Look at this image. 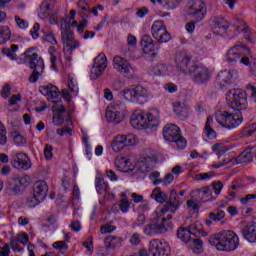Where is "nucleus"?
<instances>
[{"mask_svg":"<svg viewBox=\"0 0 256 256\" xmlns=\"http://www.w3.org/2000/svg\"><path fill=\"white\" fill-rule=\"evenodd\" d=\"M209 243L216 247L218 251H226L229 253L239 247V236L231 230H223L212 234L209 238Z\"/></svg>","mask_w":256,"mask_h":256,"instance_id":"f257e3e1","label":"nucleus"},{"mask_svg":"<svg viewBox=\"0 0 256 256\" xmlns=\"http://www.w3.org/2000/svg\"><path fill=\"white\" fill-rule=\"evenodd\" d=\"M165 221V218H161V215L155 212L152 223L143 227L144 235H147V237H155L157 235H165L168 231H172L173 224L165 223Z\"/></svg>","mask_w":256,"mask_h":256,"instance_id":"f03ea898","label":"nucleus"},{"mask_svg":"<svg viewBox=\"0 0 256 256\" xmlns=\"http://www.w3.org/2000/svg\"><path fill=\"white\" fill-rule=\"evenodd\" d=\"M32 51L33 48H29L24 52L26 59H30L29 68L33 70L32 74L28 78V81L30 83H37L45 71V61H43V58L39 56V54H31Z\"/></svg>","mask_w":256,"mask_h":256,"instance_id":"7ed1b4c3","label":"nucleus"},{"mask_svg":"<svg viewBox=\"0 0 256 256\" xmlns=\"http://www.w3.org/2000/svg\"><path fill=\"white\" fill-rule=\"evenodd\" d=\"M122 93L124 99L129 103H139L140 105H145L149 99V89L139 84L125 88Z\"/></svg>","mask_w":256,"mask_h":256,"instance_id":"20e7f679","label":"nucleus"},{"mask_svg":"<svg viewBox=\"0 0 256 256\" xmlns=\"http://www.w3.org/2000/svg\"><path fill=\"white\" fill-rule=\"evenodd\" d=\"M60 30L62 35V43L64 46V53H69V55H71L75 49H79V47H81V42H79V40H75L69 21L61 20Z\"/></svg>","mask_w":256,"mask_h":256,"instance_id":"39448f33","label":"nucleus"},{"mask_svg":"<svg viewBox=\"0 0 256 256\" xmlns=\"http://www.w3.org/2000/svg\"><path fill=\"white\" fill-rule=\"evenodd\" d=\"M125 111H127L125 103L115 101L106 109V121H108V123H113L114 125L123 123V121H125Z\"/></svg>","mask_w":256,"mask_h":256,"instance_id":"423d86ee","label":"nucleus"},{"mask_svg":"<svg viewBox=\"0 0 256 256\" xmlns=\"http://www.w3.org/2000/svg\"><path fill=\"white\" fill-rule=\"evenodd\" d=\"M226 100L229 107L234 111H244V109H247V93L239 89L230 90Z\"/></svg>","mask_w":256,"mask_h":256,"instance_id":"0eeeda50","label":"nucleus"},{"mask_svg":"<svg viewBox=\"0 0 256 256\" xmlns=\"http://www.w3.org/2000/svg\"><path fill=\"white\" fill-rule=\"evenodd\" d=\"M186 13L194 19L196 23H199L205 19L207 15V5L203 0H189L186 5Z\"/></svg>","mask_w":256,"mask_h":256,"instance_id":"6e6552de","label":"nucleus"},{"mask_svg":"<svg viewBox=\"0 0 256 256\" xmlns=\"http://www.w3.org/2000/svg\"><path fill=\"white\" fill-rule=\"evenodd\" d=\"M216 121L224 129H237L243 123V116L224 111L216 115Z\"/></svg>","mask_w":256,"mask_h":256,"instance_id":"1a4fd4ad","label":"nucleus"},{"mask_svg":"<svg viewBox=\"0 0 256 256\" xmlns=\"http://www.w3.org/2000/svg\"><path fill=\"white\" fill-rule=\"evenodd\" d=\"M113 67L123 77H126V79H133L135 77V67L131 65L129 60L121 56H115L113 58Z\"/></svg>","mask_w":256,"mask_h":256,"instance_id":"9d476101","label":"nucleus"},{"mask_svg":"<svg viewBox=\"0 0 256 256\" xmlns=\"http://www.w3.org/2000/svg\"><path fill=\"white\" fill-rule=\"evenodd\" d=\"M137 143V137L134 134L117 135L111 142L112 151L121 153L125 147H131Z\"/></svg>","mask_w":256,"mask_h":256,"instance_id":"9b49d317","label":"nucleus"},{"mask_svg":"<svg viewBox=\"0 0 256 256\" xmlns=\"http://www.w3.org/2000/svg\"><path fill=\"white\" fill-rule=\"evenodd\" d=\"M252 55L249 51V48L243 44L235 45L231 47L226 53V61L227 63H237V61H241L243 57H249Z\"/></svg>","mask_w":256,"mask_h":256,"instance_id":"f8f14e48","label":"nucleus"},{"mask_svg":"<svg viewBox=\"0 0 256 256\" xmlns=\"http://www.w3.org/2000/svg\"><path fill=\"white\" fill-rule=\"evenodd\" d=\"M151 35L158 43H169L171 41V34L161 21H155L152 24Z\"/></svg>","mask_w":256,"mask_h":256,"instance_id":"ddd939ff","label":"nucleus"},{"mask_svg":"<svg viewBox=\"0 0 256 256\" xmlns=\"http://www.w3.org/2000/svg\"><path fill=\"white\" fill-rule=\"evenodd\" d=\"M189 75H193V81H195L198 85H203V83H207L211 78L209 74V69L203 65L192 64L189 69Z\"/></svg>","mask_w":256,"mask_h":256,"instance_id":"4468645a","label":"nucleus"},{"mask_svg":"<svg viewBox=\"0 0 256 256\" xmlns=\"http://www.w3.org/2000/svg\"><path fill=\"white\" fill-rule=\"evenodd\" d=\"M157 163V152L155 150H148L145 156L141 157L138 165L142 173H149L155 169Z\"/></svg>","mask_w":256,"mask_h":256,"instance_id":"2eb2a0df","label":"nucleus"},{"mask_svg":"<svg viewBox=\"0 0 256 256\" xmlns=\"http://www.w3.org/2000/svg\"><path fill=\"white\" fill-rule=\"evenodd\" d=\"M182 203L183 200L179 197V194H177V190L172 189L170 191L169 201L165 203L161 209V213L165 214L167 211H170V213H176Z\"/></svg>","mask_w":256,"mask_h":256,"instance_id":"dca6fc26","label":"nucleus"},{"mask_svg":"<svg viewBox=\"0 0 256 256\" xmlns=\"http://www.w3.org/2000/svg\"><path fill=\"white\" fill-rule=\"evenodd\" d=\"M190 63H191V55H189V53L182 51L176 54V58H175L176 69H178V71L182 72L184 75H189V70L191 69Z\"/></svg>","mask_w":256,"mask_h":256,"instance_id":"f3484780","label":"nucleus"},{"mask_svg":"<svg viewBox=\"0 0 256 256\" xmlns=\"http://www.w3.org/2000/svg\"><path fill=\"white\" fill-rule=\"evenodd\" d=\"M27 185V177L13 178L6 187L8 195H21Z\"/></svg>","mask_w":256,"mask_h":256,"instance_id":"a211bd4d","label":"nucleus"},{"mask_svg":"<svg viewBox=\"0 0 256 256\" xmlns=\"http://www.w3.org/2000/svg\"><path fill=\"white\" fill-rule=\"evenodd\" d=\"M12 165L15 169H24V171H28V169H31V159H29V156L23 152L15 153L12 155Z\"/></svg>","mask_w":256,"mask_h":256,"instance_id":"6ab92c4d","label":"nucleus"},{"mask_svg":"<svg viewBox=\"0 0 256 256\" xmlns=\"http://www.w3.org/2000/svg\"><path fill=\"white\" fill-rule=\"evenodd\" d=\"M140 45L142 47V51L147 55H151V57H157V55H159V48L155 46L151 35L146 34L142 36Z\"/></svg>","mask_w":256,"mask_h":256,"instance_id":"aec40b11","label":"nucleus"},{"mask_svg":"<svg viewBox=\"0 0 256 256\" xmlns=\"http://www.w3.org/2000/svg\"><path fill=\"white\" fill-rule=\"evenodd\" d=\"M149 72L156 77H163L165 75L171 76L175 75V67L169 64L159 63L150 67Z\"/></svg>","mask_w":256,"mask_h":256,"instance_id":"412c9836","label":"nucleus"},{"mask_svg":"<svg viewBox=\"0 0 256 256\" xmlns=\"http://www.w3.org/2000/svg\"><path fill=\"white\" fill-rule=\"evenodd\" d=\"M130 123L134 129H147L145 112L143 110H135L130 117Z\"/></svg>","mask_w":256,"mask_h":256,"instance_id":"4be33fe9","label":"nucleus"},{"mask_svg":"<svg viewBox=\"0 0 256 256\" xmlns=\"http://www.w3.org/2000/svg\"><path fill=\"white\" fill-rule=\"evenodd\" d=\"M149 255L152 256H169V252L165 249V244L159 239H153L149 244Z\"/></svg>","mask_w":256,"mask_h":256,"instance_id":"5701e85b","label":"nucleus"},{"mask_svg":"<svg viewBox=\"0 0 256 256\" xmlns=\"http://www.w3.org/2000/svg\"><path fill=\"white\" fill-rule=\"evenodd\" d=\"M181 135V129L175 124H168L163 129V136L166 141L173 143Z\"/></svg>","mask_w":256,"mask_h":256,"instance_id":"b1692460","label":"nucleus"},{"mask_svg":"<svg viewBox=\"0 0 256 256\" xmlns=\"http://www.w3.org/2000/svg\"><path fill=\"white\" fill-rule=\"evenodd\" d=\"M49 192V186H47V182L45 181H37L33 186V195L37 197L39 201H45V197H47V193Z\"/></svg>","mask_w":256,"mask_h":256,"instance_id":"393cba45","label":"nucleus"},{"mask_svg":"<svg viewBox=\"0 0 256 256\" xmlns=\"http://www.w3.org/2000/svg\"><path fill=\"white\" fill-rule=\"evenodd\" d=\"M48 53L50 55L51 69H53V71H57L59 67H63L61 52L57 51V48L49 47Z\"/></svg>","mask_w":256,"mask_h":256,"instance_id":"a878e982","label":"nucleus"},{"mask_svg":"<svg viewBox=\"0 0 256 256\" xmlns=\"http://www.w3.org/2000/svg\"><path fill=\"white\" fill-rule=\"evenodd\" d=\"M115 167L117 171H121L122 173H131V171H135V165L131 164V161L125 157H117L115 159Z\"/></svg>","mask_w":256,"mask_h":256,"instance_id":"bb28decb","label":"nucleus"},{"mask_svg":"<svg viewBox=\"0 0 256 256\" xmlns=\"http://www.w3.org/2000/svg\"><path fill=\"white\" fill-rule=\"evenodd\" d=\"M40 93L47 97L49 101H55V99H59L61 95L59 88L53 85L41 86Z\"/></svg>","mask_w":256,"mask_h":256,"instance_id":"cd10ccee","label":"nucleus"},{"mask_svg":"<svg viewBox=\"0 0 256 256\" xmlns=\"http://www.w3.org/2000/svg\"><path fill=\"white\" fill-rule=\"evenodd\" d=\"M214 35H225L229 29V22L221 17L213 18Z\"/></svg>","mask_w":256,"mask_h":256,"instance_id":"c85d7f7f","label":"nucleus"},{"mask_svg":"<svg viewBox=\"0 0 256 256\" xmlns=\"http://www.w3.org/2000/svg\"><path fill=\"white\" fill-rule=\"evenodd\" d=\"M159 127V110L152 109L146 114V129H157Z\"/></svg>","mask_w":256,"mask_h":256,"instance_id":"c756f323","label":"nucleus"},{"mask_svg":"<svg viewBox=\"0 0 256 256\" xmlns=\"http://www.w3.org/2000/svg\"><path fill=\"white\" fill-rule=\"evenodd\" d=\"M216 81L220 87H227V85H231L233 81V71L224 70L220 72L216 78Z\"/></svg>","mask_w":256,"mask_h":256,"instance_id":"7c9ffc66","label":"nucleus"},{"mask_svg":"<svg viewBox=\"0 0 256 256\" xmlns=\"http://www.w3.org/2000/svg\"><path fill=\"white\" fill-rule=\"evenodd\" d=\"M53 1L55 0H45L40 5V11L38 13V17L40 19H49L51 16V12L53 11Z\"/></svg>","mask_w":256,"mask_h":256,"instance_id":"2f4dec72","label":"nucleus"},{"mask_svg":"<svg viewBox=\"0 0 256 256\" xmlns=\"http://www.w3.org/2000/svg\"><path fill=\"white\" fill-rule=\"evenodd\" d=\"M106 249L115 250L123 245V238L119 236H108L104 239Z\"/></svg>","mask_w":256,"mask_h":256,"instance_id":"473e14b6","label":"nucleus"},{"mask_svg":"<svg viewBox=\"0 0 256 256\" xmlns=\"http://www.w3.org/2000/svg\"><path fill=\"white\" fill-rule=\"evenodd\" d=\"M173 109L178 117L181 119H187L189 117V108L185 102H174Z\"/></svg>","mask_w":256,"mask_h":256,"instance_id":"72a5a7b5","label":"nucleus"},{"mask_svg":"<svg viewBox=\"0 0 256 256\" xmlns=\"http://www.w3.org/2000/svg\"><path fill=\"white\" fill-rule=\"evenodd\" d=\"M203 133L207 139H217V132L213 129V118L209 116L206 120Z\"/></svg>","mask_w":256,"mask_h":256,"instance_id":"f704fd0d","label":"nucleus"},{"mask_svg":"<svg viewBox=\"0 0 256 256\" xmlns=\"http://www.w3.org/2000/svg\"><path fill=\"white\" fill-rule=\"evenodd\" d=\"M65 111H67V108H65L63 105H60L56 110H54L53 124L57 127H60V125L65 123V118H63Z\"/></svg>","mask_w":256,"mask_h":256,"instance_id":"c9c22d12","label":"nucleus"},{"mask_svg":"<svg viewBox=\"0 0 256 256\" xmlns=\"http://www.w3.org/2000/svg\"><path fill=\"white\" fill-rule=\"evenodd\" d=\"M150 197L151 199H154L156 203H161V204L165 203V201H167V199L169 198L167 193L163 192L160 187H156L152 191Z\"/></svg>","mask_w":256,"mask_h":256,"instance_id":"e433bc0d","label":"nucleus"},{"mask_svg":"<svg viewBox=\"0 0 256 256\" xmlns=\"http://www.w3.org/2000/svg\"><path fill=\"white\" fill-rule=\"evenodd\" d=\"M97 59V77H101L105 69H107V56L103 53H100L98 54Z\"/></svg>","mask_w":256,"mask_h":256,"instance_id":"4c0bfd02","label":"nucleus"},{"mask_svg":"<svg viewBox=\"0 0 256 256\" xmlns=\"http://www.w3.org/2000/svg\"><path fill=\"white\" fill-rule=\"evenodd\" d=\"M244 239L249 243H256V224L250 225L247 229L242 231Z\"/></svg>","mask_w":256,"mask_h":256,"instance_id":"58836bf2","label":"nucleus"},{"mask_svg":"<svg viewBox=\"0 0 256 256\" xmlns=\"http://www.w3.org/2000/svg\"><path fill=\"white\" fill-rule=\"evenodd\" d=\"M192 236L193 235L191 234V231H189V229H187V228L182 227L177 230V237L183 243H191V241H193V239H195Z\"/></svg>","mask_w":256,"mask_h":256,"instance_id":"ea45409f","label":"nucleus"},{"mask_svg":"<svg viewBox=\"0 0 256 256\" xmlns=\"http://www.w3.org/2000/svg\"><path fill=\"white\" fill-rule=\"evenodd\" d=\"M17 51H19V45L12 44L9 47H5L2 49L3 55L9 57L12 61H16L18 59Z\"/></svg>","mask_w":256,"mask_h":256,"instance_id":"a19ab883","label":"nucleus"},{"mask_svg":"<svg viewBox=\"0 0 256 256\" xmlns=\"http://www.w3.org/2000/svg\"><path fill=\"white\" fill-rule=\"evenodd\" d=\"M237 163V158L235 159L234 156H231L229 154H226L222 161H220L218 164H213V169H219V167H225V165H228V167H233Z\"/></svg>","mask_w":256,"mask_h":256,"instance_id":"79ce46f5","label":"nucleus"},{"mask_svg":"<svg viewBox=\"0 0 256 256\" xmlns=\"http://www.w3.org/2000/svg\"><path fill=\"white\" fill-rule=\"evenodd\" d=\"M97 189L101 197H107V194L109 193V186H107L105 179L101 176H98L97 178Z\"/></svg>","mask_w":256,"mask_h":256,"instance_id":"37998d69","label":"nucleus"},{"mask_svg":"<svg viewBox=\"0 0 256 256\" xmlns=\"http://www.w3.org/2000/svg\"><path fill=\"white\" fill-rule=\"evenodd\" d=\"M190 248L194 255H201V253H203V241L199 238L192 239Z\"/></svg>","mask_w":256,"mask_h":256,"instance_id":"c03bdc74","label":"nucleus"},{"mask_svg":"<svg viewBox=\"0 0 256 256\" xmlns=\"http://www.w3.org/2000/svg\"><path fill=\"white\" fill-rule=\"evenodd\" d=\"M198 192L203 201H215V196H213V190L211 189V186L203 187L199 189Z\"/></svg>","mask_w":256,"mask_h":256,"instance_id":"a18cd8bd","label":"nucleus"},{"mask_svg":"<svg viewBox=\"0 0 256 256\" xmlns=\"http://www.w3.org/2000/svg\"><path fill=\"white\" fill-rule=\"evenodd\" d=\"M249 161H253V152H251V149L244 150L237 158L236 163H249Z\"/></svg>","mask_w":256,"mask_h":256,"instance_id":"49530a36","label":"nucleus"},{"mask_svg":"<svg viewBox=\"0 0 256 256\" xmlns=\"http://www.w3.org/2000/svg\"><path fill=\"white\" fill-rule=\"evenodd\" d=\"M240 63H241L242 65H246V66L252 65L253 67H256V58H255L253 55L244 56V57L240 60ZM250 71H251L252 75H253L254 77H256V68H255V69L250 68Z\"/></svg>","mask_w":256,"mask_h":256,"instance_id":"de8ad7c7","label":"nucleus"},{"mask_svg":"<svg viewBox=\"0 0 256 256\" xmlns=\"http://www.w3.org/2000/svg\"><path fill=\"white\" fill-rule=\"evenodd\" d=\"M127 45L129 47L128 49L127 46L123 48L124 55H127L129 51H131V49H135V47H137V37L133 36L132 34H129L127 36Z\"/></svg>","mask_w":256,"mask_h":256,"instance_id":"09e8293b","label":"nucleus"},{"mask_svg":"<svg viewBox=\"0 0 256 256\" xmlns=\"http://www.w3.org/2000/svg\"><path fill=\"white\" fill-rule=\"evenodd\" d=\"M11 39V30L8 26H1L0 25V45H3L6 41Z\"/></svg>","mask_w":256,"mask_h":256,"instance_id":"8fccbe9b","label":"nucleus"},{"mask_svg":"<svg viewBox=\"0 0 256 256\" xmlns=\"http://www.w3.org/2000/svg\"><path fill=\"white\" fill-rule=\"evenodd\" d=\"M68 87L73 97H77L79 93V86L77 85V81H75L71 76H68Z\"/></svg>","mask_w":256,"mask_h":256,"instance_id":"3c124183","label":"nucleus"},{"mask_svg":"<svg viewBox=\"0 0 256 256\" xmlns=\"http://www.w3.org/2000/svg\"><path fill=\"white\" fill-rule=\"evenodd\" d=\"M113 231H117V226L113 225L111 222H108L100 227V233L102 235L111 234Z\"/></svg>","mask_w":256,"mask_h":256,"instance_id":"603ef678","label":"nucleus"},{"mask_svg":"<svg viewBox=\"0 0 256 256\" xmlns=\"http://www.w3.org/2000/svg\"><path fill=\"white\" fill-rule=\"evenodd\" d=\"M208 219H211V221H221L222 219H225V211L216 210L214 212H210Z\"/></svg>","mask_w":256,"mask_h":256,"instance_id":"864d4df0","label":"nucleus"},{"mask_svg":"<svg viewBox=\"0 0 256 256\" xmlns=\"http://www.w3.org/2000/svg\"><path fill=\"white\" fill-rule=\"evenodd\" d=\"M7 145V128L3 122L0 121V146L5 147Z\"/></svg>","mask_w":256,"mask_h":256,"instance_id":"5fc2aeb1","label":"nucleus"},{"mask_svg":"<svg viewBox=\"0 0 256 256\" xmlns=\"http://www.w3.org/2000/svg\"><path fill=\"white\" fill-rule=\"evenodd\" d=\"M12 136L15 145H17L18 147H23L24 145H26L27 139H25L23 135H20L18 132H14Z\"/></svg>","mask_w":256,"mask_h":256,"instance_id":"6e6d98bb","label":"nucleus"},{"mask_svg":"<svg viewBox=\"0 0 256 256\" xmlns=\"http://www.w3.org/2000/svg\"><path fill=\"white\" fill-rule=\"evenodd\" d=\"M42 41L44 43H50V45H57V38H55V34H53V32H47L44 34V36L42 37Z\"/></svg>","mask_w":256,"mask_h":256,"instance_id":"4d7b16f0","label":"nucleus"},{"mask_svg":"<svg viewBox=\"0 0 256 256\" xmlns=\"http://www.w3.org/2000/svg\"><path fill=\"white\" fill-rule=\"evenodd\" d=\"M119 209L122 213H127L129 209H131V202H129V199H127V197L121 198Z\"/></svg>","mask_w":256,"mask_h":256,"instance_id":"13d9d810","label":"nucleus"},{"mask_svg":"<svg viewBox=\"0 0 256 256\" xmlns=\"http://www.w3.org/2000/svg\"><path fill=\"white\" fill-rule=\"evenodd\" d=\"M52 247L54 249H57L58 251H62V253H67L69 250V245H67V242L65 241H57L52 244Z\"/></svg>","mask_w":256,"mask_h":256,"instance_id":"bf43d9fd","label":"nucleus"},{"mask_svg":"<svg viewBox=\"0 0 256 256\" xmlns=\"http://www.w3.org/2000/svg\"><path fill=\"white\" fill-rule=\"evenodd\" d=\"M179 3H181V0H165V10L171 11V9H177V7H179Z\"/></svg>","mask_w":256,"mask_h":256,"instance_id":"052dcab7","label":"nucleus"},{"mask_svg":"<svg viewBox=\"0 0 256 256\" xmlns=\"http://www.w3.org/2000/svg\"><path fill=\"white\" fill-rule=\"evenodd\" d=\"M215 177V172L210 171L208 173H200L195 175L196 181H205L207 179H213Z\"/></svg>","mask_w":256,"mask_h":256,"instance_id":"680f3d73","label":"nucleus"},{"mask_svg":"<svg viewBox=\"0 0 256 256\" xmlns=\"http://www.w3.org/2000/svg\"><path fill=\"white\" fill-rule=\"evenodd\" d=\"M172 143H176L177 149H185L187 147V139L181 134Z\"/></svg>","mask_w":256,"mask_h":256,"instance_id":"e2e57ef3","label":"nucleus"},{"mask_svg":"<svg viewBox=\"0 0 256 256\" xmlns=\"http://www.w3.org/2000/svg\"><path fill=\"white\" fill-rule=\"evenodd\" d=\"M129 243L134 247L137 245H141V234L139 232H135L130 236Z\"/></svg>","mask_w":256,"mask_h":256,"instance_id":"0e129e2a","label":"nucleus"},{"mask_svg":"<svg viewBox=\"0 0 256 256\" xmlns=\"http://www.w3.org/2000/svg\"><path fill=\"white\" fill-rule=\"evenodd\" d=\"M211 189L215 192L216 197L221 195V191H223V182L221 181L213 182Z\"/></svg>","mask_w":256,"mask_h":256,"instance_id":"69168bd1","label":"nucleus"},{"mask_svg":"<svg viewBox=\"0 0 256 256\" xmlns=\"http://www.w3.org/2000/svg\"><path fill=\"white\" fill-rule=\"evenodd\" d=\"M16 25H18L19 29H27L29 27V23L27 22V20L22 19L19 16H15L14 17Z\"/></svg>","mask_w":256,"mask_h":256,"instance_id":"338daca9","label":"nucleus"},{"mask_svg":"<svg viewBox=\"0 0 256 256\" xmlns=\"http://www.w3.org/2000/svg\"><path fill=\"white\" fill-rule=\"evenodd\" d=\"M256 131V123L250 124L247 126L244 130L243 133L246 137H251L255 134Z\"/></svg>","mask_w":256,"mask_h":256,"instance_id":"774afa93","label":"nucleus"}]
</instances>
